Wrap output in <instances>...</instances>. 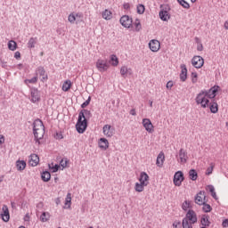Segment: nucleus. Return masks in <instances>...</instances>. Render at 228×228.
Masks as SVG:
<instances>
[{
	"label": "nucleus",
	"instance_id": "0eeeda50",
	"mask_svg": "<svg viewBox=\"0 0 228 228\" xmlns=\"http://www.w3.org/2000/svg\"><path fill=\"white\" fill-rule=\"evenodd\" d=\"M183 181H184V174H183V171L175 172L173 179L175 186H181V184H183Z\"/></svg>",
	"mask_w": 228,
	"mask_h": 228
},
{
	"label": "nucleus",
	"instance_id": "9b49d317",
	"mask_svg": "<svg viewBox=\"0 0 228 228\" xmlns=\"http://www.w3.org/2000/svg\"><path fill=\"white\" fill-rule=\"evenodd\" d=\"M102 133L106 138H111V136L115 134V127H113L111 125H105L102 127Z\"/></svg>",
	"mask_w": 228,
	"mask_h": 228
},
{
	"label": "nucleus",
	"instance_id": "37998d69",
	"mask_svg": "<svg viewBox=\"0 0 228 228\" xmlns=\"http://www.w3.org/2000/svg\"><path fill=\"white\" fill-rule=\"evenodd\" d=\"M179 4L183 6V8H185L186 10H190V4L186 2L185 0H177Z\"/></svg>",
	"mask_w": 228,
	"mask_h": 228
},
{
	"label": "nucleus",
	"instance_id": "a19ab883",
	"mask_svg": "<svg viewBox=\"0 0 228 228\" xmlns=\"http://www.w3.org/2000/svg\"><path fill=\"white\" fill-rule=\"evenodd\" d=\"M36 44H37V37H31L28 40V47H29L30 49H33V47H35Z\"/></svg>",
	"mask_w": 228,
	"mask_h": 228
},
{
	"label": "nucleus",
	"instance_id": "ea45409f",
	"mask_svg": "<svg viewBox=\"0 0 228 228\" xmlns=\"http://www.w3.org/2000/svg\"><path fill=\"white\" fill-rule=\"evenodd\" d=\"M49 168L52 170V172L56 173L61 167L60 165L54 163L49 164Z\"/></svg>",
	"mask_w": 228,
	"mask_h": 228
},
{
	"label": "nucleus",
	"instance_id": "8fccbe9b",
	"mask_svg": "<svg viewBox=\"0 0 228 228\" xmlns=\"http://www.w3.org/2000/svg\"><path fill=\"white\" fill-rule=\"evenodd\" d=\"M172 86H174V82L168 81V82L167 83V88L170 89V88H172Z\"/></svg>",
	"mask_w": 228,
	"mask_h": 228
},
{
	"label": "nucleus",
	"instance_id": "f704fd0d",
	"mask_svg": "<svg viewBox=\"0 0 228 228\" xmlns=\"http://www.w3.org/2000/svg\"><path fill=\"white\" fill-rule=\"evenodd\" d=\"M8 49L10 51H15L17 49V42L11 40L8 43Z\"/></svg>",
	"mask_w": 228,
	"mask_h": 228
},
{
	"label": "nucleus",
	"instance_id": "cd10ccee",
	"mask_svg": "<svg viewBox=\"0 0 228 228\" xmlns=\"http://www.w3.org/2000/svg\"><path fill=\"white\" fill-rule=\"evenodd\" d=\"M26 161L24 160H17L16 161V168L19 172H22V170L26 169Z\"/></svg>",
	"mask_w": 228,
	"mask_h": 228
},
{
	"label": "nucleus",
	"instance_id": "a211bd4d",
	"mask_svg": "<svg viewBox=\"0 0 228 228\" xmlns=\"http://www.w3.org/2000/svg\"><path fill=\"white\" fill-rule=\"evenodd\" d=\"M79 19H83V13L81 12H71L68 17L70 24H75L76 20H79Z\"/></svg>",
	"mask_w": 228,
	"mask_h": 228
},
{
	"label": "nucleus",
	"instance_id": "9d476101",
	"mask_svg": "<svg viewBox=\"0 0 228 228\" xmlns=\"http://www.w3.org/2000/svg\"><path fill=\"white\" fill-rule=\"evenodd\" d=\"M142 126L144 127L145 131L150 134L154 133V125H152V121L150 118H143L142 119Z\"/></svg>",
	"mask_w": 228,
	"mask_h": 228
},
{
	"label": "nucleus",
	"instance_id": "49530a36",
	"mask_svg": "<svg viewBox=\"0 0 228 228\" xmlns=\"http://www.w3.org/2000/svg\"><path fill=\"white\" fill-rule=\"evenodd\" d=\"M145 12V5L143 4H139L137 5V13L140 15L143 14Z\"/></svg>",
	"mask_w": 228,
	"mask_h": 228
},
{
	"label": "nucleus",
	"instance_id": "39448f33",
	"mask_svg": "<svg viewBox=\"0 0 228 228\" xmlns=\"http://www.w3.org/2000/svg\"><path fill=\"white\" fill-rule=\"evenodd\" d=\"M196 103L200 105L201 108L206 110V108H209V98L208 95L204 93V91H201L198 95L196 96Z\"/></svg>",
	"mask_w": 228,
	"mask_h": 228
},
{
	"label": "nucleus",
	"instance_id": "dca6fc26",
	"mask_svg": "<svg viewBox=\"0 0 228 228\" xmlns=\"http://www.w3.org/2000/svg\"><path fill=\"white\" fill-rule=\"evenodd\" d=\"M195 202L199 206H202V204H206V192L200 191L195 197Z\"/></svg>",
	"mask_w": 228,
	"mask_h": 228
},
{
	"label": "nucleus",
	"instance_id": "423d86ee",
	"mask_svg": "<svg viewBox=\"0 0 228 228\" xmlns=\"http://www.w3.org/2000/svg\"><path fill=\"white\" fill-rule=\"evenodd\" d=\"M191 65L195 69H202V67H204V58H202L200 55H195L191 59Z\"/></svg>",
	"mask_w": 228,
	"mask_h": 228
},
{
	"label": "nucleus",
	"instance_id": "69168bd1",
	"mask_svg": "<svg viewBox=\"0 0 228 228\" xmlns=\"http://www.w3.org/2000/svg\"><path fill=\"white\" fill-rule=\"evenodd\" d=\"M150 106H151V108H152V102H150Z\"/></svg>",
	"mask_w": 228,
	"mask_h": 228
},
{
	"label": "nucleus",
	"instance_id": "0e129e2a",
	"mask_svg": "<svg viewBox=\"0 0 228 228\" xmlns=\"http://www.w3.org/2000/svg\"><path fill=\"white\" fill-rule=\"evenodd\" d=\"M2 67H6V63L2 61Z\"/></svg>",
	"mask_w": 228,
	"mask_h": 228
},
{
	"label": "nucleus",
	"instance_id": "5701e85b",
	"mask_svg": "<svg viewBox=\"0 0 228 228\" xmlns=\"http://www.w3.org/2000/svg\"><path fill=\"white\" fill-rule=\"evenodd\" d=\"M163 163H165V153L160 151L157 157L156 165L161 168V167H163Z\"/></svg>",
	"mask_w": 228,
	"mask_h": 228
},
{
	"label": "nucleus",
	"instance_id": "09e8293b",
	"mask_svg": "<svg viewBox=\"0 0 228 228\" xmlns=\"http://www.w3.org/2000/svg\"><path fill=\"white\" fill-rule=\"evenodd\" d=\"M174 228H181V222H175L173 224Z\"/></svg>",
	"mask_w": 228,
	"mask_h": 228
},
{
	"label": "nucleus",
	"instance_id": "aec40b11",
	"mask_svg": "<svg viewBox=\"0 0 228 228\" xmlns=\"http://www.w3.org/2000/svg\"><path fill=\"white\" fill-rule=\"evenodd\" d=\"M98 146L102 151H108V149H110V142L106 138H100L98 141Z\"/></svg>",
	"mask_w": 228,
	"mask_h": 228
},
{
	"label": "nucleus",
	"instance_id": "72a5a7b5",
	"mask_svg": "<svg viewBox=\"0 0 228 228\" xmlns=\"http://www.w3.org/2000/svg\"><path fill=\"white\" fill-rule=\"evenodd\" d=\"M189 177L191 181H197V177H199V175L197 174V171H195V169H191L189 171Z\"/></svg>",
	"mask_w": 228,
	"mask_h": 228
},
{
	"label": "nucleus",
	"instance_id": "052dcab7",
	"mask_svg": "<svg viewBox=\"0 0 228 228\" xmlns=\"http://www.w3.org/2000/svg\"><path fill=\"white\" fill-rule=\"evenodd\" d=\"M224 29H228V20L224 21Z\"/></svg>",
	"mask_w": 228,
	"mask_h": 228
},
{
	"label": "nucleus",
	"instance_id": "c756f323",
	"mask_svg": "<svg viewBox=\"0 0 228 228\" xmlns=\"http://www.w3.org/2000/svg\"><path fill=\"white\" fill-rule=\"evenodd\" d=\"M110 63L112 67H118V57L115 54L110 55Z\"/></svg>",
	"mask_w": 228,
	"mask_h": 228
},
{
	"label": "nucleus",
	"instance_id": "6e6d98bb",
	"mask_svg": "<svg viewBox=\"0 0 228 228\" xmlns=\"http://www.w3.org/2000/svg\"><path fill=\"white\" fill-rule=\"evenodd\" d=\"M14 58H16V60H19V58H20V52H16L14 54Z\"/></svg>",
	"mask_w": 228,
	"mask_h": 228
},
{
	"label": "nucleus",
	"instance_id": "a878e982",
	"mask_svg": "<svg viewBox=\"0 0 228 228\" xmlns=\"http://www.w3.org/2000/svg\"><path fill=\"white\" fill-rule=\"evenodd\" d=\"M208 108L211 113H218V103L215 101H212L208 103Z\"/></svg>",
	"mask_w": 228,
	"mask_h": 228
},
{
	"label": "nucleus",
	"instance_id": "f257e3e1",
	"mask_svg": "<svg viewBox=\"0 0 228 228\" xmlns=\"http://www.w3.org/2000/svg\"><path fill=\"white\" fill-rule=\"evenodd\" d=\"M138 181L139 182L135 183L134 188L137 193H142V191H145V187L149 186V181H150L149 175L145 172H141Z\"/></svg>",
	"mask_w": 228,
	"mask_h": 228
},
{
	"label": "nucleus",
	"instance_id": "3c124183",
	"mask_svg": "<svg viewBox=\"0 0 228 228\" xmlns=\"http://www.w3.org/2000/svg\"><path fill=\"white\" fill-rule=\"evenodd\" d=\"M88 104H90V97L87 101H86L83 104H82V108H86V106H88Z\"/></svg>",
	"mask_w": 228,
	"mask_h": 228
},
{
	"label": "nucleus",
	"instance_id": "473e14b6",
	"mask_svg": "<svg viewBox=\"0 0 228 228\" xmlns=\"http://www.w3.org/2000/svg\"><path fill=\"white\" fill-rule=\"evenodd\" d=\"M25 85H37L38 83V77H34L30 79L24 80Z\"/></svg>",
	"mask_w": 228,
	"mask_h": 228
},
{
	"label": "nucleus",
	"instance_id": "f03ea898",
	"mask_svg": "<svg viewBox=\"0 0 228 228\" xmlns=\"http://www.w3.org/2000/svg\"><path fill=\"white\" fill-rule=\"evenodd\" d=\"M33 132L37 142L44 138V135L45 134V127L44 126L42 120L36 119L34 121Z\"/></svg>",
	"mask_w": 228,
	"mask_h": 228
},
{
	"label": "nucleus",
	"instance_id": "4c0bfd02",
	"mask_svg": "<svg viewBox=\"0 0 228 228\" xmlns=\"http://www.w3.org/2000/svg\"><path fill=\"white\" fill-rule=\"evenodd\" d=\"M129 69H127L126 66H122L120 69V74L121 76H123V77H126V76H127V74H129Z\"/></svg>",
	"mask_w": 228,
	"mask_h": 228
},
{
	"label": "nucleus",
	"instance_id": "13d9d810",
	"mask_svg": "<svg viewBox=\"0 0 228 228\" xmlns=\"http://www.w3.org/2000/svg\"><path fill=\"white\" fill-rule=\"evenodd\" d=\"M130 115H133V117H135V115H136V110H135L134 109H132V110H130Z\"/></svg>",
	"mask_w": 228,
	"mask_h": 228
},
{
	"label": "nucleus",
	"instance_id": "680f3d73",
	"mask_svg": "<svg viewBox=\"0 0 228 228\" xmlns=\"http://www.w3.org/2000/svg\"><path fill=\"white\" fill-rule=\"evenodd\" d=\"M124 8H126L127 10V8H129V4H125Z\"/></svg>",
	"mask_w": 228,
	"mask_h": 228
},
{
	"label": "nucleus",
	"instance_id": "b1692460",
	"mask_svg": "<svg viewBox=\"0 0 228 228\" xmlns=\"http://www.w3.org/2000/svg\"><path fill=\"white\" fill-rule=\"evenodd\" d=\"M64 205L66 209H70V206H72V194L70 192L67 194Z\"/></svg>",
	"mask_w": 228,
	"mask_h": 228
},
{
	"label": "nucleus",
	"instance_id": "f3484780",
	"mask_svg": "<svg viewBox=\"0 0 228 228\" xmlns=\"http://www.w3.org/2000/svg\"><path fill=\"white\" fill-rule=\"evenodd\" d=\"M36 74L37 76H40L42 83H45V81L49 79V77L45 73V69H44V67L37 68L36 70Z\"/></svg>",
	"mask_w": 228,
	"mask_h": 228
},
{
	"label": "nucleus",
	"instance_id": "ddd939ff",
	"mask_svg": "<svg viewBox=\"0 0 228 228\" xmlns=\"http://www.w3.org/2000/svg\"><path fill=\"white\" fill-rule=\"evenodd\" d=\"M218 90H220V86H215L208 91H204V93L208 99H215L216 97V94H218Z\"/></svg>",
	"mask_w": 228,
	"mask_h": 228
},
{
	"label": "nucleus",
	"instance_id": "5fc2aeb1",
	"mask_svg": "<svg viewBox=\"0 0 228 228\" xmlns=\"http://www.w3.org/2000/svg\"><path fill=\"white\" fill-rule=\"evenodd\" d=\"M211 174H213V167H208V168L207 169V175H211Z\"/></svg>",
	"mask_w": 228,
	"mask_h": 228
},
{
	"label": "nucleus",
	"instance_id": "864d4df0",
	"mask_svg": "<svg viewBox=\"0 0 228 228\" xmlns=\"http://www.w3.org/2000/svg\"><path fill=\"white\" fill-rule=\"evenodd\" d=\"M4 143V135L0 134V145H3Z\"/></svg>",
	"mask_w": 228,
	"mask_h": 228
},
{
	"label": "nucleus",
	"instance_id": "412c9836",
	"mask_svg": "<svg viewBox=\"0 0 228 228\" xmlns=\"http://www.w3.org/2000/svg\"><path fill=\"white\" fill-rule=\"evenodd\" d=\"M180 79L184 83L186 79H188V69L186 68V65L182 64L181 65V73H180Z\"/></svg>",
	"mask_w": 228,
	"mask_h": 228
},
{
	"label": "nucleus",
	"instance_id": "603ef678",
	"mask_svg": "<svg viewBox=\"0 0 228 228\" xmlns=\"http://www.w3.org/2000/svg\"><path fill=\"white\" fill-rule=\"evenodd\" d=\"M222 225L224 228L228 227V219L224 220Z\"/></svg>",
	"mask_w": 228,
	"mask_h": 228
},
{
	"label": "nucleus",
	"instance_id": "4be33fe9",
	"mask_svg": "<svg viewBox=\"0 0 228 228\" xmlns=\"http://www.w3.org/2000/svg\"><path fill=\"white\" fill-rule=\"evenodd\" d=\"M40 163V158L37 154H31L28 159V165L31 167H37Z\"/></svg>",
	"mask_w": 228,
	"mask_h": 228
},
{
	"label": "nucleus",
	"instance_id": "79ce46f5",
	"mask_svg": "<svg viewBox=\"0 0 228 228\" xmlns=\"http://www.w3.org/2000/svg\"><path fill=\"white\" fill-rule=\"evenodd\" d=\"M67 165H69V160L67 159H62L60 162V168L63 170V168H67Z\"/></svg>",
	"mask_w": 228,
	"mask_h": 228
},
{
	"label": "nucleus",
	"instance_id": "58836bf2",
	"mask_svg": "<svg viewBox=\"0 0 228 228\" xmlns=\"http://www.w3.org/2000/svg\"><path fill=\"white\" fill-rule=\"evenodd\" d=\"M207 191L211 192L213 199H216V200L217 199L216 192L215 191V187L213 185H208L207 187Z\"/></svg>",
	"mask_w": 228,
	"mask_h": 228
},
{
	"label": "nucleus",
	"instance_id": "bb28decb",
	"mask_svg": "<svg viewBox=\"0 0 228 228\" xmlns=\"http://www.w3.org/2000/svg\"><path fill=\"white\" fill-rule=\"evenodd\" d=\"M159 18L161 20H164L165 22L170 20V13L167 11H160L159 12Z\"/></svg>",
	"mask_w": 228,
	"mask_h": 228
},
{
	"label": "nucleus",
	"instance_id": "c03bdc74",
	"mask_svg": "<svg viewBox=\"0 0 228 228\" xmlns=\"http://www.w3.org/2000/svg\"><path fill=\"white\" fill-rule=\"evenodd\" d=\"M134 28L135 31H140L142 29V23L140 20H136L134 23Z\"/></svg>",
	"mask_w": 228,
	"mask_h": 228
},
{
	"label": "nucleus",
	"instance_id": "e2e57ef3",
	"mask_svg": "<svg viewBox=\"0 0 228 228\" xmlns=\"http://www.w3.org/2000/svg\"><path fill=\"white\" fill-rule=\"evenodd\" d=\"M3 179H4V176L0 177V183H3Z\"/></svg>",
	"mask_w": 228,
	"mask_h": 228
},
{
	"label": "nucleus",
	"instance_id": "20e7f679",
	"mask_svg": "<svg viewBox=\"0 0 228 228\" xmlns=\"http://www.w3.org/2000/svg\"><path fill=\"white\" fill-rule=\"evenodd\" d=\"M87 123H86V118L85 117V113L83 111L79 112L78 114V119L76 124V129L77 133L82 134L85 131H86L87 127Z\"/></svg>",
	"mask_w": 228,
	"mask_h": 228
},
{
	"label": "nucleus",
	"instance_id": "2eb2a0df",
	"mask_svg": "<svg viewBox=\"0 0 228 228\" xmlns=\"http://www.w3.org/2000/svg\"><path fill=\"white\" fill-rule=\"evenodd\" d=\"M178 163H181V165H184L186 161H188V153L184 149H181L178 153V158H177Z\"/></svg>",
	"mask_w": 228,
	"mask_h": 228
},
{
	"label": "nucleus",
	"instance_id": "4d7b16f0",
	"mask_svg": "<svg viewBox=\"0 0 228 228\" xmlns=\"http://www.w3.org/2000/svg\"><path fill=\"white\" fill-rule=\"evenodd\" d=\"M197 49L198 51H202L204 49V46L202 45V44H199Z\"/></svg>",
	"mask_w": 228,
	"mask_h": 228
},
{
	"label": "nucleus",
	"instance_id": "c85d7f7f",
	"mask_svg": "<svg viewBox=\"0 0 228 228\" xmlns=\"http://www.w3.org/2000/svg\"><path fill=\"white\" fill-rule=\"evenodd\" d=\"M72 88V81L70 80H66L64 81V83L62 84V91L63 92H69V90H70Z\"/></svg>",
	"mask_w": 228,
	"mask_h": 228
},
{
	"label": "nucleus",
	"instance_id": "6e6552de",
	"mask_svg": "<svg viewBox=\"0 0 228 228\" xmlns=\"http://www.w3.org/2000/svg\"><path fill=\"white\" fill-rule=\"evenodd\" d=\"M96 69L99 72H106L110 69V64H108V61L100 59L96 61Z\"/></svg>",
	"mask_w": 228,
	"mask_h": 228
},
{
	"label": "nucleus",
	"instance_id": "6ab92c4d",
	"mask_svg": "<svg viewBox=\"0 0 228 228\" xmlns=\"http://www.w3.org/2000/svg\"><path fill=\"white\" fill-rule=\"evenodd\" d=\"M120 24L124 26V28H131V26L133 25V20L129 18V16L125 15L121 17Z\"/></svg>",
	"mask_w": 228,
	"mask_h": 228
},
{
	"label": "nucleus",
	"instance_id": "7ed1b4c3",
	"mask_svg": "<svg viewBox=\"0 0 228 228\" xmlns=\"http://www.w3.org/2000/svg\"><path fill=\"white\" fill-rule=\"evenodd\" d=\"M193 224H197V214L193 210H189L183 219V228H193Z\"/></svg>",
	"mask_w": 228,
	"mask_h": 228
},
{
	"label": "nucleus",
	"instance_id": "c9c22d12",
	"mask_svg": "<svg viewBox=\"0 0 228 228\" xmlns=\"http://www.w3.org/2000/svg\"><path fill=\"white\" fill-rule=\"evenodd\" d=\"M191 83L193 85H196V83H198L199 81V74L197 72H192L191 74Z\"/></svg>",
	"mask_w": 228,
	"mask_h": 228
},
{
	"label": "nucleus",
	"instance_id": "393cba45",
	"mask_svg": "<svg viewBox=\"0 0 228 228\" xmlns=\"http://www.w3.org/2000/svg\"><path fill=\"white\" fill-rule=\"evenodd\" d=\"M102 15V19H104L105 20H111V19H113V12H111V11L108 9L104 10Z\"/></svg>",
	"mask_w": 228,
	"mask_h": 228
},
{
	"label": "nucleus",
	"instance_id": "7c9ffc66",
	"mask_svg": "<svg viewBox=\"0 0 228 228\" xmlns=\"http://www.w3.org/2000/svg\"><path fill=\"white\" fill-rule=\"evenodd\" d=\"M50 218H51V214L49 212H43L40 216V221L43 223L49 222Z\"/></svg>",
	"mask_w": 228,
	"mask_h": 228
},
{
	"label": "nucleus",
	"instance_id": "bf43d9fd",
	"mask_svg": "<svg viewBox=\"0 0 228 228\" xmlns=\"http://www.w3.org/2000/svg\"><path fill=\"white\" fill-rule=\"evenodd\" d=\"M56 136L57 140H61L63 138V135H61V134H57Z\"/></svg>",
	"mask_w": 228,
	"mask_h": 228
},
{
	"label": "nucleus",
	"instance_id": "338daca9",
	"mask_svg": "<svg viewBox=\"0 0 228 228\" xmlns=\"http://www.w3.org/2000/svg\"><path fill=\"white\" fill-rule=\"evenodd\" d=\"M192 3H196L197 0H191Z\"/></svg>",
	"mask_w": 228,
	"mask_h": 228
},
{
	"label": "nucleus",
	"instance_id": "a18cd8bd",
	"mask_svg": "<svg viewBox=\"0 0 228 228\" xmlns=\"http://www.w3.org/2000/svg\"><path fill=\"white\" fill-rule=\"evenodd\" d=\"M201 225H204V227L209 226V218L208 216H203L201 218Z\"/></svg>",
	"mask_w": 228,
	"mask_h": 228
},
{
	"label": "nucleus",
	"instance_id": "e433bc0d",
	"mask_svg": "<svg viewBox=\"0 0 228 228\" xmlns=\"http://www.w3.org/2000/svg\"><path fill=\"white\" fill-rule=\"evenodd\" d=\"M190 208H191V201L185 200L182 205V209H183V211H188Z\"/></svg>",
	"mask_w": 228,
	"mask_h": 228
},
{
	"label": "nucleus",
	"instance_id": "2f4dec72",
	"mask_svg": "<svg viewBox=\"0 0 228 228\" xmlns=\"http://www.w3.org/2000/svg\"><path fill=\"white\" fill-rule=\"evenodd\" d=\"M41 178L45 183H48V181H51V173L48 171H45L41 175Z\"/></svg>",
	"mask_w": 228,
	"mask_h": 228
},
{
	"label": "nucleus",
	"instance_id": "4468645a",
	"mask_svg": "<svg viewBox=\"0 0 228 228\" xmlns=\"http://www.w3.org/2000/svg\"><path fill=\"white\" fill-rule=\"evenodd\" d=\"M0 216L3 222H10V209H8V206L4 205L2 207V212L0 214Z\"/></svg>",
	"mask_w": 228,
	"mask_h": 228
},
{
	"label": "nucleus",
	"instance_id": "de8ad7c7",
	"mask_svg": "<svg viewBox=\"0 0 228 228\" xmlns=\"http://www.w3.org/2000/svg\"><path fill=\"white\" fill-rule=\"evenodd\" d=\"M203 206V211H205V213H209L211 211V206L209 204H202Z\"/></svg>",
	"mask_w": 228,
	"mask_h": 228
},
{
	"label": "nucleus",
	"instance_id": "f8f14e48",
	"mask_svg": "<svg viewBox=\"0 0 228 228\" xmlns=\"http://www.w3.org/2000/svg\"><path fill=\"white\" fill-rule=\"evenodd\" d=\"M149 48L152 53H158L161 49V43L158 39H151L149 43Z\"/></svg>",
	"mask_w": 228,
	"mask_h": 228
},
{
	"label": "nucleus",
	"instance_id": "1a4fd4ad",
	"mask_svg": "<svg viewBox=\"0 0 228 228\" xmlns=\"http://www.w3.org/2000/svg\"><path fill=\"white\" fill-rule=\"evenodd\" d=\"M30 101L31 102H40V91L37 87L30 89Z\"/></svg>",
	"mask_w": 228,
	"mask_h": 228
}]
</instances>
